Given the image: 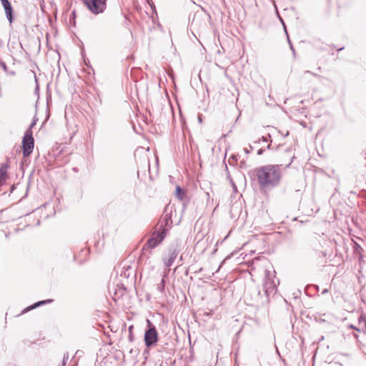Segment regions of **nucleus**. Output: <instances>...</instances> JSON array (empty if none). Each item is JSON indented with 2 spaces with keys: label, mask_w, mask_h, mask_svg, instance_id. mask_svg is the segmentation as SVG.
Wrapping results in <instances>:
<instances>
[{
  "label": "nucleus",
  "mask_w": 366,
  "mask_h": 366,
  "mask_svg": "<svg viewBox=\"0 0 366 366\" xmlns=\"http://www.w3.org/2000/svg\"><path fill=\"white\" fill-rule=\"evenodd\" d=\"M34 145V138L32 137V132L27 129L22 139V149L23 155L28 157L33 151Z\"/></svg>",
  "instance_id": "nucleus-4"
},
{
  "label": "nucleus",
  "mask_w": 366,
  "mask_h": 366,
  "mask_svg": "<svg viewBox=\"0 0 366 366\" xmlns=\"http://www.w3.org/2000/svg\"><path fill=\"white\" fill-rule=\"evenodd\" d=\"M264 152V149H260L257 151V154L258 155H261Z\"/></svg>",
  "instance_id": "nucleus-17"
},
{
  "label": "nucleus",
  "mask_w": 366,
  "mask_h": 366,
  "mask_svg": "<svg viewBox=\"0 0 366 366\" xmlns=\"http://www.w3.org/2000/svg\"><path fill=\"white\" fill-rule=\"evenodd\" d=\"M198 119H199V122H202V118H201V117H200V116H199V117H198Z\"/></svg>",
  "instance_id": "nucleus-23"
},
{
  "label": "nucleus",
  "mask_w": 366,
  "mask_h": 366,
  "mask_svg": "<svg viewBox=\"0 0 366 366\" xmlns=\"http://www.w3.org/2000/svg\"><path fill=\"white\" fill-rule=\"evenodd\" d=\"M166 275L167 274H165L164 275L163 278L162 279L161 282L157 285V289L162 293H163L164 292L165 280L164 278L166 277Z\"/></svg>",
  "instance_id": "nucleus-10"
},
{
  "label": "nucleus",
  "mask_w": 366,
  "mask_h": 366,
  "mask_svg": "<svg viewBox=\"0 0 366 366\" xmlns=\"http://www.w3.org/2000/svg\"><path fill=\"white\" fill-rule=\"evenodd\" d=\"M327 292H328V290H327V289H325V290H323V291L322 292V294H323V295H324V294H326V293H327Z\"/></svg>",
  "instance_id": "nucleus-20"
},
{
  "label": "nucleus",
  "mask_w": 366,
  "mask_h": 366,
  "mask_svg": "<svg viewBox=\"0 0 366 366\" xmlns=\"http://www.w3.org/2000/svg\"><path fill=\"white\" fill-rule=\"evenodd\" d=\"M275 272H271L267 269L265 270V279L264 283V288L265 294L269 296L271 294L276 292L277 285L279 282L275 280Z\"/></svg>",
  "instance_id": "nucleus-3"
},
{
  "label": "nucleus",
  "mask_w": 366,
  "mask_h": 366,
  "mask_svg": "<svg viewBox=\"0 0 366 366\" xmlns=\"http://www.w3.org/2000/svg\"><path fill=\"white\" fill-rule=\"evenodd\" d=\"M132 329H133V326L131 325L129 327V331L130 333H132Z\"/></svg>",
  "instance_id": "nucleus-21"
},
{
  "label": "nucleus",
  "mask_w": 366,
  "mask_h": 366,
  "mask_svg": "<svg viewBox=\"0 0 366 366\" xmlns=\"http://www.w3.org/2000/svg\"><path fill=\"white\" fill-rule=\"evenodd\" d=\"M144 342L149 347L156 345L158 341V332L154 326L150 327L144 333Z\"/></svg>",
  "instance_id": "nucleus-6"
},
{
  "label": "nucleus",
  "mask_w": 366,
  "mask_h": 366,
  "mask_svg": "<svg viewBox=\"0 0 366 366\" xmlns=\"http://www.w3.org/2000/svg\"><path fill=\"white\" fill-rule=\"evenodd\" d=\"M306 72H307V73H310V74H312V72H311V71H307Z\"/></svg>",
  "instance_id": "nucleus-29"
},
{
  "label": "nucleus",
  "mask_w": 366,
  "mask_h": 366,
  "mask_svg": "<svg viewBox=\"0 0 366 366\" xmlns=\"http://www.w3.org/2000/svg\"><path fill=\"white\" fill-rule=\"evenodd\" d=\"M270 137H270V135H269V134H268V135H267V137H262V140L263 142H268V140H269V139Z\"/></svg>",
  "instance_id": "nucleus-15"
},
{
  "label": "nucleus",
  "mask_w": 366,
  "mask_h": 366,
  "mask_svg": "<svg viewBox=\"0 0 366 366\" xmlns=\"http://www.w3.org/2000/svg\"><path fill=\"white\" fill-rule=\"evenodd\" d=\"M65 359H68V356L66 357L65 356L64 357V361L65 360Z\"/></svg>",
  "instance_id": "nucleus-26"
},
{
  "label": "nucleus",
  "mask_w": 366,
  "mask_h": 366,
  "mask_svg": "<svg viewBox=\"0 0 366 366\" xmlns=\"http://www.w3.org/2000/svg\"><path fill=\"white\" fill-rule=\"evenodd\" d=\"M36 119H34V120H33V122H32V123L31 124V125H30V127H29V128L28 129H30V131H31V128H32L33 127H34V125L36 124Z\"/></svg>",
  "instance_id": "nucleus-16"
},
{
  "label": "nucleus",
  "mask_w": 366,
  "mask_h": 366,
  "mask_svg": "<svg viewBox=\"0 0 366 366\" xmlns=\"http://www.w3.org/2000/svg\"><path fill=\"white\" fill-rule=\"evenodd\" d=\"M232 188L234 189V192H237V187L234 182H232Z\"/></svg>",
  "instance_id": "nucleus-18"
},
{
  "label": "nucleus",
  "mask_w": 366,
  "mask_h": 366,
  "mask_svg": "<svg viewBox=\"0 0 366 366\" xmlns=\"http://www.w3.org/2000/svg\"><path fill=\"white\" fill-rule=\"evenodd\" d=\"M39 306V303L37 302L34 303L33 305L29 307L26 309V310H30L34 309V308H36V307H37Z\"/></svg>",
  "instance_id": "nucleus-12"
},
{
  "label": "nucleus",
  "mask_w": 366,
  "mask_h": 366,
  "mask_svg": "<svg viewBox=\"0 0 366 366\" xmlns=\"http://www.w3.org/2000/svg\"><path fill=\"white\" fill-rule=\"evenodd\" d=\"M51 302H52V300H46L39 301L38 302L39 303V306H41V305H45L46 303H49Z\"/></svg>",
  "instance_id": "nucleus-13"
},
{
  "label": "nucleus",
  "mask_w": 366,
  "mask_h": 366,
  "mask_svg": "<svg viewBox=\"0 0 366 366\" xmlns=\"http://www.w3.org/2000/svg\"><path fill=\"white\" fill-rule=\"evenodd\" d=\"M359 325L361 327L355 329L358 331L362 330V332H366V320L364 319L362 315L359 317Z\"/></svg>",
  "instance_id": "nucleus-9"
},
{
  "label": "nucleus",
  "mask_w": 366,
  "mask_h": 366,
  "mask_svg": "<svg viewBox=\"0 0 366 366\" xmlns=\"http://www.w3.org/2000/svg\"><path fill=\"white\" fill-rule=\"evenodd\" d=\"M3 68H4V69H6V64H3Z\"/></svg>",
  "instance_id": "nucleus-24"
},
{
  "label": "nucleus",
  "mask_w": 366,
  "mask_h": 366,
  "mask_svg": "<svg viewBox=\"0 0 366 366\" xmlns=\"http://www.w3.org/2000/svg\"><path fill=\"white\" fill-rule=\"evenodd\" d=\"M322 255L323 257H326L327 253H326V252H322Z\"/></svg>",
  "instance_id": "nucleus-22"
},
{
  "label": "nucleus",
  "mask_w": 366,
  "mask_h": 366,
  "mask_svg": "<svg viewBox=\"0 0 366 366\" xmlns=\"http://www.w3.org/2000/svg\"><path fill=\"white\" fill-rule=\"evenodd\" d=\"M179 254V250L177 248H170L169 250L168 255L163 258L164 264L169 267L177 258Z\"/></svg>",
  "instance_id": "nucleus-7"
},
{
  "label": "nucleus",
  "mask_w": 366,
  "mask_h": 366,
  "mask_svg": "<svg viewBox=\"0 0 366 366\" xmlns=\"http://www.w3.org/2000/svg\"><path fill=\"white\" fill-rule=\"evenodd\" d=\"M254 172L258 184L262 189H271L280 183L282 175V165H264L257 168Z\"/></svg>",
  "instance_id": "nucleus-1"
},
{
  "label": "nucleus",
  "mask_w": 366,
  "mask_h": 366,
  "mask_svg": "<svg viewBox=\"0 0 366 366\" xmlns=\"http://www.w3.org/2000/svg\"><path fill=\"white\" fill-rule=\"evenodd\" d=\"M361 249L360 246V245H358L357 244H356L355 249H356L357 251H358V250H359V249Z\"/></svg>",
  "instance_id": "nucleus-19"
},
{
  "label": "nucleus",
  "mask_w": 366,
  "mask_h": 366,
  "mask_svg": "<svg viewBox=\"0 0 366 366\" xmlns=\"http://www.w3.org/2000/svg\"><path fill=\"white\" fill-rule=\"evenodd\" d=\"M270 147H271V145H270V144H269V145H267V149H270Z\"/></svg>",
  "instance_id": "nucleus-25"
},
{
  "label": "nucleus",
  "mask_w": 366,
  "mask_h": 366,
  "mask_svg": "<svg viewBox=\"0 0 366 366\" xmlns=\"http://www.w3.org/2000/svg\"><path fill=\"white\" fill-rule=\"evenodd\" d=\"M87 8L94 14L102 13L106 9V0H83Z\"/></svg>",
  "instance_id": "nucleus-5"
},
{
  "label": "nucleus",
  "mask_w": 366,
  "mask_h": 366,
  "mask_svg": "<svg viewBox=\"0 0 366 366\" xmlns=\"http://www.w3.org/2000/svg\"><path fill=\"white\" fill-rule=\"evenodd\" d=\"M1 4H2L3 6H4L6 18L9 20V21L10 23H11L12 21H13V16H12L13 9H12V6H11L10 2L9 1V0H1Z\"/></svg>",
  "instance_id": "nucleus-8"
},
{
  "label": "nucleus",
  "mask_w": 366,
  "mask_h": 366,
  "mask_svg": "<svg viewBox=\"0 0 366 366\" xmlns=\"http://www.w3.org/2000/svg\"><path fill=\"white\" fill-rule=\"evenodd\" d=\"M147 322H148V324H149V325H151V322H150V321H149V320H147Z\"/></svg>",
  "instance_id": "nucleus-28"
},
{
  "label": "nucleus",
  "mask_w": 366,
  "mask_h": 366,
  "mask_svg": "<svg viewBox=\"0 0 366 366\" xmlns=\"http://www.w3.org/2000/svg\"><path fill=\"white\" fill-rule=\"evenodd\" d=\"M292 162H290V163H288V164L287 165V167H289L290 165Z\"/></svg>",
  "instance_id": "nucleus-27"
},
{
  "label": "nucleus",
  "mask_w": 366,
  "mask_h": 366,
  "mask_svg": "<svg viewBox=\"0 0 366 366\" xmlns=\"http://www.w3.org/2000/svg\"><path fill=\"white\" fill-rule=\"evenodd\" d=\"M287 39H288V42H289V44H290V49H291V50L292 51L293 54L295 55V49H294V48H293V46H292V43H291V41H290V39H289V37H288V36H287Z\"/></svg>",
  "instance_id": "nucleus-14"
},
{
  "label": "nucleus",
  "mask_w": 366,
  "mask_h": 366,
  "mask_svg": "<svg viewBox=\"0 0 366 366\" xmlns=\"http://www.w3.org/2000/svg\"><path fill=\"white\" fill-rule=\"evenodd\" d=\"M176 196L179 199H182L184 197V192L179 186L176 187Z\"/></svg>",
  "instance_id": "nucleus-11"
},
{
  "label": "nucleus",
  "mask_w": 366,
  "mask_h": 366,
  "mask_svg": "<svg viewBox=\"0 0 366 366\" xmlns=\"http://www.w3.org/2000/svg\"><path fill=\"white\" fill-rule=\"evenodd\" d=\"M167 229L162 225L157 227L152 233L151 237L148 239L147 243L144 245L143 249H154L159 245L164 239L167 234Z\"/></svg>",
  "instance_id": "nucleus-2"
}]
</instances>
